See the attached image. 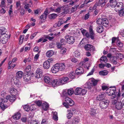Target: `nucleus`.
<instances>
[{
    "label": "nucleus",
    "mask_w": 124,
    "mask_h": 124,
    "mask_svg": "<svg viewBox=\"0 0 124 124\" xmlns=\"http://www.w3.org/2000/svg\"><path fill=\"white\" fill-rule=\"evenodd\" d=\"M53 118L54 120L56 121H57L58 120V117L57 112H53Z\"/></svg>",
    "instance_id": "2f4dec72"
},
{
    "label": "nucleus",
    "mask_w": 124,
    "mask_h": 124,
    "mask_svg": "<svg viewBox=\"0 0 124 124\" xmlns=\"http://www.w3.org/2000/svg\"><path fill=\"white\" fill-rule=\"evenodd\" d=\"M40 18L41 20L44 21L46 20L47 17H46V16L43 14L40 16Z\"/></svg>",
    "instance_id": "3c124183"
},
{
    "label": "nucleus",
    "mask_w": 124,
    "mask_h": 124,
    "mask_svg": "<svg viewBox=\"0 0 124 124\" xmlns=\"http://www.w3.org/2000/svg\"><path fill=\"white\" fill-rule=\"evenodd\" d=\"M96 31L97 32L99 33L102 32L103 31V27L101 25H100L97 27Z\"/></svg>",
    "instance_id": "cd10ccee"
},
{
    "label": "nucleus",
    "mask_w": 124,
    "mask_h": 124,
    "mask_svg": "<svg viewBox=\"0 0 124 124\" xmlns=\"http://www.w3.org/2000/svg\"><path fill=\"white\" fill-rule=\"evenodd\" d=\"M105 66V64L102 63L100 64L99 65V66L100 68H104Z\"/></svg>",
    "instance_id": "e2e57ef3"
},
{
    "label": "nucleus",
    "mask_w": 124,
    "mask_h": 124,
    "mask_svg": "<svg viewBox=\"0 0 124 124\" xmlns=\"http://www.w3.org/2000/svg\"><path fill=\"white\" fill-rule=\"evenodd\" d=\"M115 107L118 110H120L122 109L124 110V101L122 102H118L115 105Z\"/></svg>",
    "instance_id": "0eeeda50"
},
{
    "label": "nucleus",
    "mask_w": 124,
    "mask_h": 124,
    "mask_svg": "<svg viewBox=\"0 0 124 124\" xmlns=\"http://www.w3.org/2000/svg\"><path fill=\"white\" fill-rule=\"evenodd\" d=\"M84 61L81 62L79 64L80 66H83L85 63V62L88 61L89 60V59L87 58H85L84 60Z\"/></svg>",
    "instance_id": "79ce46f5"
},
{
    "label": "nucleus",
    "mask_w": 124,
    "mask_h": 124,
    "mask_svg": "<svg viewBox=\"0 0 124 124\" xmlns=\"http://www.w3.org/2000/svg\"><path fill=\"white\" fill-rule=\"evenodd\" d=\"M59 79H55L52 81L51 84H52L53 87H55L56 86H58L60 85Z\"/></svg>",
    "instance_id": "f8f14e48"
},
{
    "label": "nucleus",
    "mask_w": 124,
    "mask_h": 124,
    "mask_svg": "<svg viewBox=\"0 0 124 124\" xmlns=\"http://www.w3.org/2000/svg\"><path fill=\"white\" fill-rule=\"evenodd\" d=\"M102 89L103 90H106L107 91H108V87L107 86H102Z\"/></svg>",
    "instance_id": "338daca9"
},
{
    "label": "nucleus",
    "mask_w": 124,
    "mask_h": 124,
    "mask_svg": "<svg viewBox=\"0 0 124 124\" xmlns=\"http://www.w3.org/2000/svg\"><path fill=\"white\" fill-rule=\"evenodd\" d=\"M2 99L0 98V106L1 107L2 109L4 110L5 109L8 108V106L5 105L4 103H2Z\"/></svg>",
    "instance_id": "f3484780"
},
{
    "label": "nucleus",
    "mask_w": 124,
    "mask_h": 124,
    "mask_svg": "<svg viewBox=\"0 0 124 124\" xmlns=\"http://www.w3.org/2000/svg\"><path fill=\"white\" fill-rule=\"evenodd\" d=\"M65 38L66 39L67 43L69 44H73L75 41V38L73 36H70L69 35H67L65 36Z\"/></svg>",
    "instance_id": "20e7f679"
},
{
    "label": "nucleus",
    "mask_w": 124,
    "mask_h": 124,
    "mask_svg": "<svg viewBox=\"0 0 124 124\" xmlns=\"http://www.w3.org/2000/svg\"><path fill=\"white\" fill-rule=\"evenodd\" d=\"M24 37V35H20L19 38V44H22L23 40Z\"/></svg>",
    "instance_id": "4c0bfd02"
},
{
    "label": "nucleus",
    "mask_w": 124,
    "mask_h": 124,
    "mask_svg": "<svg viewBox=\"0 0 124 124\" xmlns=\"http://www.w3.org/2000/svg\"><path fill=\"white\" fill-rule=\"evenodd\" d=\"M62 8V7L58 8L56 9V12H57L58 13H60L61 12V11Z\"/></svg>",
    "instance_id": "052dcab7"
},
{
    "label": "nucleus",
    "mask_w": 124,
    "mask_h": 124,
    "mask_svg": "<svg viewBox=\"0 0 124 124\" xmlns=\"http://www.w3.org/2000/svg\"><path fill=\"white\" fill-rule=\"evenodd\" d=\"M31 6L29 4H26L24 7V8L25 9H28Z\"/></svg>",
    "instance_id": "0e129e2a"
},
{
    "label": "nucleus",
    "mask_w": 124,
    "mask_h": 124,
    "mask_svg": "<svg viewBox=\"0 0 124 124\" xmlns=\"http://www.w3.org/2000/svg\"><path fill=\"white\" fill-rule=\"evenodd\" d=\"M31 78V76L30 75H25L23 77L24 80L26 81H28L30 80Z\"/></svg>",
    "instance_id": "72a5a7b5"
},
{
    "label": "nucleus",
    "mask_w": 124,
    "mask_h": 124,
    "mask_svg": "<svg viewBox=\"0 0 124 124\" xmlns=\"http://www.w3.org/2000/svg\"><path fill=\"white\" fill-rule=\"evenodd\" d=\"M97 23L100 25L102 24L105 27H107L109 23L108 20L106 18H99L96 21Z\"/></svg>",
    "instance_id": "f03ea898"
},
{
    "label": "nucleus",
    "mask_w": 124,
    "mask_h": 124,
    "mask_svg": "<svg viewBox=\"0 0 124 124\" xmlns=\"http://www.w3.org/2000/svg\"><path fill=\"white\" fill-rule=\"evenodd\" d=\"M90 113L92 116H94L96 114V109L93 108L91 109L90 111Z\"/></svg>",
    "instance_id": "c85d7f7f"
},
{
    "label": "nucleus",
    "mask_w": 124,
    "mask_h": 124,
    "mask_svg": "<svg viewBox=\"0 0 124 124\" xmlns=\"http://www.w3.org/2000/svg\"><path fill=\"white\" fill-rule=\"evenodd\" d=\"M30 124H40L39 123L36 122L35 120H31L30 122Z\"/></svg>",
    "instance_id": "bf43d9fd"
},
{
    "label": "nucleus",
    "mask_w": 124,
    "mask_h": 124,
    "mask_svg": "<svg viewBox=\"0 0 124 124\" xmlns=\"http://www.w3.org/2000/svg\"><path fill=\"white\" fill-rule=\"evenodd\" d=\"M85 49L87 50L93 51L94 50V48L93 46L89 44H87L85 46Z\"/></svg>",
    "instance_id": "4468645a"
},
{
    "label": "nucleus",
    "mask_w": 124,
    "mask_h": 124,
    "mask_svg": "<svg viewBox=\"0 0 124 124\" xmlns=\"http://www.w3.org/2000/svg\"><path fill=\"white\" fill-rule=\"evenodd\" d=\"M68 95H71L74 93V91L72 89L67 90Z\"/></svg>",
    "instance_id": "a18cd8bd"
},
{
    "label": "nucleus",
    "mask_w": 124,
    "mask_h": 124,
    "mask_svg": "<svg viewBox=\"0 0 124 124\" xmlns=\"http://www.w3.org/2000/svg\"><path fill=\"white\" fill-rule=\"evenodd\" d=\"M9 89L10 92L11 94H15L17 92V90L14 88H11Z\"/></svg>",
    "instance_id": "c9c22d12"
},
{
    "label": "nucleus",
    "mask_w": 124,
    "mask_h": 124,
    "mask_svg": "<svg viewBox=\"0 0 124 124\" xmlns=\"http://www.w3.org/2000/svg\"><path fill=\"white\" fill-rule=\"evenodd\" d=\"M35 103L36 105L39 106H41L42 104V102L39 101H35Z\"/></svg>",
    "instance_id": "864d4df0"
},
{
    "label": "nucleus",
    "mask_w": 124,
    "mask_h": 124,
    "mask_svg": "<svg viewBox=\"0 0 124 124\" xmlns=\"http://www.w3.org/2000/svg\"><path fill=\"white\" fill-rule=\"evenodd\" d=\"M9 38V37L7 34L1 35L0 37V41L2 44H5Z\"/></svg>",
    "instance_id": "39448f33"
},
{
    "label": "nucleus",
    "mask_w": 124,
    "mask_h": 124,
    "mask_svg": "<svg viewBox=\"0 0 124 124\" xmlns=\"http://www.w3.org/2000/svg\"><path fill=\"white\" fill-rule=\"evenodd\" d=\"M46 54L47 57H51L54 54V52L52 50L48 51L47 52Z\"/></svg>",
    "instance_id": "7c9ffc66"
},
{
    "label": "nucleus",
    "mask_w": 124,
    "mask_h": 124,
    "mask_svg": "<svg viewBox=\"0 0 124 124\" xmlns=\"http://www.w3.org/2000/svg\"><path fill=\"white\" fill-rule=\"evenodd\" d=\"M16 5L17 8H18L20 5V1H18L16 2Z\"/></svg>",
    "instance_id": "774afa93"
},
{
    "label": "nucleus",
    "mask_w": 124,
    "mask_h": 124,
    "mask_svg": "<svg viewBox=\"0 0 124 124\" xmlns=\"http://www.w3.org/2000/svg\"><path fill=\"white\" fill-rule=\"evenodd\" d=\"M81 88L79 87L77 88L75 91L74 93L76 95L81 94Z\"/></svg>",
    "instance_id": "5701e85b"
},
{
    "label": "nucleus",
    "mask_w": 124,
    "mask_h": 124,
    "mask_svg": "<svg viewBox=\"0 0 124 124\" xmlns=\"http://www.w3.org/2000/svg\"><path fill=\"white\" fill-rule=\"evenodd\" d=\"M23 108L25 110L27 111H28L30 110H34L33 109H31V107H30V106L27 105H26L24 106L23 107Z\"/></svg>",
    "instance_id": "f704fd0d"
},
{
    "label": "nucleus",
    "mask_w": 124,
    "mask_h": 124,
    "mask_svg": "<svg viewBox=\"0 0 124 124\" xmlns=\"http://www.w3.org/2000/svg\"><path fill=\"white\" fill-rule=\"evenodd\" d=\"M21 114L19 112H17L13 116V118L15 120H17L20 118L21 117Z\"/></svg>",
    "instance_id": "bb28decb"
},
{
    "label": "nucleus",
    "mask_w": 124,
    "mask_h": 124,
    "mask_svg": "<svg viewBox=\"0 0 124 124\" xmlns=\"http://www.w3.org/2000/svg\"><path fill=\"white\" fill-rule=\"evenodd\" d=\"M6 30L5 28L2 27L0 28V34H1V35L6 34Z\"/></svg>",
    "instance_id": "a878e982"
},
{
    "label": "nucleus",
    "mask_w": 124,
    "mask_h": 124,
    "mask_svg": "<svg viewBox=\"0 0 124 124\" xmlns=\"http://www.w3.org/2000/svg\"><path fill=\"white\" fill-rule=\"evenodd\" d=\"M57 15L55 14H53L49 16V17L50 19H54L57 16Z\"/></svg>",
    "instance_id": "ea45409f"
},
{
    "label": "nucleus",
    "mask_w": 124,
    "mask_h": 124,
    "mask_svg": "<svg viewBox=\"0 0 124 124\" xmlns=\"http://www.w3.org/2000/svg\"><path fill=\"white\" fill-rule=\"evenodd\" d=\"M66 49L64 48H63L61 49L60 51V53L63 54H65L66 51Z\"/></svg>",
    "instance_id": "49530a36"
},
{
    "label": "nucleus",
    "mask_w": 124,
    "mask_h": 124,
    "mask_svg": "<svg viewBox=\"0 0 124 124\" xmlns=\"http://www.w3.org/2000/svg\"><path fill=\"white\" fill-rule=\"evenodd\" d=\"M89 34L87 32L85 33V36L87 38H90L92 39H94V34L93 32V27L92 26H90L89 28Z\"/></svg>",
    "instance_id": "7ed1b4c3"
},
{
    "label": "nucleus",
    "mask_w": 124,
    "mask_h": 124,
    "mask_svg": "<svg viewBox=\"0 0 124 124\" xmlns=\"http://www.w3.org/2000/svg\"><path fill=\"white\" fill-rule=\"evenodd\" d=\"M43 66L45 69H47L50 67V64L48 62L46 61L44 63Z\"/></svg>",
    "instance_id": "393cba45"
},
{
    "label": "nucleus",
    "mask_w": 124,
    "mask_h": 124,
    "mask_svg": "<svg viewBox=\"0 0 124 124\" xmlns=\"http://www.w3.org/2000/svg\"><path fill=\"white\" fill-rule=\"evenodd\" d=\"M119 15L120 16H124V8H122L119 12Z\"/></svg>",
    "instance_id": "37998d69"
},
{
    "label": "nucleus",
    "mask_w": 124,
    "mask_h": 124,
    "mask_svg": "<svg viewBox=\"0 0 124 124\" xmlns=\"http://www.w3.org/2000/svg\"><path fill=\"white\" fill-rule=\"evenodd\" d=\"M107 1V0H99L98 2L95 4V6H101V7H104Z\"/></svg>",
    "instance_id": "1a4fd4ad"
},
{
    "label": "nucleus",
    "mask_w": 124,
    "mask_h": 124,
    "mask_svg": "<svg viewBox=\"0 0 124 124\" xmlns=\"http://www.w3.org/2000/svg\"><path fill=\"white\" fill-rule=\"evenodd\" d=\"M74 74V73H72L69 74V77L73 79L74 78L75 76Z\"/></svg>",
    "instance_id": "4d7b16f0"
},
{
    "label": "nucleus",
    "mask_w": 124,
    "mask_h": 124,
    "mask_svg": "<svg viewBox=\"0 0 124 124\" xmlns=\"http://www.w3.org/2000/svg\"><path fill=\"white\" fill-rule=\"evenodd\" d=\"M23 75V73L22 71H18L16 74L17 79L18 80L21 79Z\"/></svg>",
    "instance_id": "6ab92c4d"
},
{
    "label": "nucleus",
    "mask_w": 124,
    "mask_h": 124,
    "mask_svg": "<svg viewBox=\"0 0 124 124\" xmlns=\"http://www.w3.org/2000/svg\"><path fill=\"white\" fill-rule=\"evenodd\" d=\"M59 70L62 71L63 70L65 69V65L64 63L58 64Z\"/></svg>",
    "instance_id": "4be33fe9"
},
{
    "label": "nucleus",
    "mask_w": 124,
    "mask_h": 124,
    "mask_svg": "<svg viewBox=\"0 0 124 124\" xmlns=\"http://www.w3.org/2000/svg\"><path fill=\"white\" fill-rule=\"evenodd\" d=\"M59 70L58 63L56 64L53 66L51 69L52 72L54 73H56L59 71Z\"/></svg>",
    "instance_id": "9d476101"
},
{
    "label": "nucleus",
    "mask_w": 124,
    "mask_h": 124,
    "mask_svg": "<svg viewBox=\"0 0 124 124\" xmlns=\"http://www.w3.org/2000/svg\"><path fill=\"white\" fill-rule=\"evenodd\" d=\"M42 107L43 109L46 111L49 108V105L47 103L45 102L43 103Z\"/></svg>",
    "instance_id": "c756f323"
},
{
    "label": "nucleus",
    "mask_w": 124,
    "mask_h": 124,
    "mask_svg": "<svg viewBox=\"0 0 124 124\" xmlns=\"http://www.w3.org/2000/svg\"><path fill=\"white\" fill-rule=\"evenodd\" d=\"M108 73V72L105 70L100 71L99 72V74L101 76L106 75Z\"/></svg>",
    "instance_id": "58836bf2"
},
{
    "label": "nucleus",
    "mask_w": 124,
    "mask_h": 124,
    "mask_svg": "<svg viewBox=\"0 0 124 124\" xmlns=\"http://www.w3.org/2000/svg\"><path fill=\"white\" fill-rule=\"evenodd\" d=\"M116 89H108L107 92L109 95H113L114 94L116 93Z\"/></svg>",
    "instance_id": "412c9836"
},
{
    "label": "nucleus",
    "mask_w": 124,
    "mask_h": 124,
    "mask_svg": "<svg viewBox=\"0 0 124 124\" xmlns=\"http://www.w3.org/2000/svg\"><path fill=\"white\" fill-rule=\"evenodd\" d=\"M42 70L40 69H38L36 70L35 74V76L37 78L41 77L43 75Z\"/></svg>",
    "instance_id": "6e6552de"
},
{
    "label": "nucleus",
    "mask_w": 124,
    "mask_h": 124,
    "mask_svg": "<svg viewBox=\"0 0 124 124\" xmlns=\"http://www.w3.org/2000/svg\"><path fill=\"white\" fill-rule=\"evenodd\" d=\"M47 61L48 62L50 63H52L54 61V60L52 58H49L48 59Z\"/></svg>",
    "instance_id": "680f3d73"
},
{
    "label": "nucleus",
    "mask_w": 124,
    "mask_h": 124,
    "mask_svg": "<svg viewBox=\"0 0 124 124\" xmlns=\"http://www.w3.org/2000/svg\"><path fill=\"white\" fill-rule=\"evenodd\" d=\"M21 120L22 122L24 123H25L26 122L27 119L26 117H23L21 118Z\"/></svg>",
    "instance_id": "69168bd1"
},
{
    "label": "nucleus",
    "mask_w": 124,
    "mask_h": 124,
    "mask_svg": "<svg viewBox=\"0 0 124 124\" xmlns=\"http://www.w3.org/2000/svg\"><path fill=\"white\" fill-rule=\"evenodd\" d=\"M100 60L102 62H104L106 63L107 62V59L105 56H103L101 58Z\"/></svg>",
    "instance_id": "e433bc0d"
},
{
    "label": "nucleus",
    "mask_w": 124,
    "mask_h": 124,
    "mask_svg": "<svg viewBox=\"0 0 124 124\" xmlns=\"http://www.w3.org/2000/svg\"><path fill=\"white\" fill-rule=\"evenodd\" d=\"M109 103V101L107 100L105 101H102L100 103V107L102 109H105L107 108Z\"/></svg>",
    "instance_id": "423d86ee"
},
{
    "label": "nucleus",
    "mask_w": 124,
    "mask_h": 124,
    "mask_svg": "<svg viewBox=\"0 0 124 124\" xmlns=\"http://www.w3.org/2000/svg\"><path fill=\"white\" fill-rule=\"evenodd\" d=\"M110 5L112 8H115L117 2L115 0H110L109 1Z\"/></svg>",
    "instance_id": "a211bd4d"
},
{
    "label": "nucleus",
    "mask_w": 124,
    "mask_h": 124,
    "mask_svg": "<svg viewBox=\"0 0 124 124\" xmlns=\"http://www.w3.org/2000/svg\"><path fill=\"white\" fill-rule=\"evenodd\" d=\"M94 71V69L93 68L91 72H90L87 75V76H89L93 74V73Z\"/></svg>",
    "instance_id": "6e6d98bb"
},
{
    "label": "nucleus",
    "mask_w": 124,
    "mask_h": 124,
    "mask_svg": "<svg viewBox=\"0 0 124 124\" xmlns=\"http://www.w3.org/2000/svg\"><path fill=\"white\" fill-rule=\"evenodd\" d=\"M68 113L67 115V117L68 119H70L71 117L73 115V113L71 112V111H70L69 109L67 110Z\"/></svg>",
    "instance_id": "473e14b6"
},
{
    "label": "nucleus",
    "mask_w": 124,
    "mask_h": 124,
    "mask_svg": "<svg viewBox=\"0 0 124 124\" xmlns=\"http://www.w3.org/2000/svg\"><path fill=\"white\" fill-rule=\"evenodd\" d=\"M67 103L68 104H70V105H72L74 104V101L72 100L71 99H70V100H69L68 101Z\"/></svg>",
    "instance_id": "13d9d810"
},
{
    "label": "nucleus",
    "mask_w": 124,
    "mask_h": 124,
    "mask_svg": "<svg viewBox=\"0 0 124 124\" xmlns=\"http://www.w3.org/2000/svg\"><path fill=\"white\" fill-rule=\"evenodd\" d=\"M64 21L62 20H60L58 21L57 23H55L54 24V27L55 28L57 26L59 27L61 25L64 23Z\"/></svg>",
    "instance_id": "b1692460"
},
{
    "label": "nucleus",
    "mask_w": 124,
    "mask_h": 124,
    "mask_svg": "<svg viewBox=\"0 0 124 124\" xmlns=\"http://www.w3.org/2000/svg\"><path fill=\"white\" fill-rule=\"evenodd\" d=\"M116 44L119 47H121L123 46V43L119 41L117 42Z\"/></svg>",
    "instance_id": "8fccbe9b"
},
{
    "label": "nucleus",
    "mask_w": 124,
    "mask_h": 124,
    "mask_svg": "<svg viewBox=\"0 0 124 124\" xmlns=\"http://www.w3.org/2000/svg\"><path fill=\"white\" fill-rule=\"evenodd\" d=\"M74 55L75 57H78L80 56V53L78 51H76L74 53Z\"/></svg>",
    "instance_id": "c03bdc74"
},
{
    "label": "nucleus",
    "mask_w": 124,
    "mask_h": 124,
    "mask_svg": "<svg viewBox=\"0 0 124 124\" xmlns=\"http://www.w3.org/2000/svg\"><path fill=\"white\" fill-rule=\"evenodd\" d=\"M67 90L65 89L63 90L62 93V96H66L68 95Z\"/></svg>",
    "instance_id": "a19ab883"
},
{
    "label": "nucleus",
    "mask_w": 124,
    "mask_h": 124,
    "mask_svg": "<svg viewBox=\"0 0 124 124\" xmlns=\"http://www.w3.org/2000/svg\"><path fill=\"white\" fill-rule=\"evenodd\" d=\"M84 72L83 69L82 67H79L75 71L76 73L78 75L83 74Z\"/></svg>",
    "instance_id": "ddd939ff"
},
{
    "label": "nucleus",
    "mask_w": 124,
    "mask_h": 124,
    "mask_svg": "<svg viewBox=\"0 0 124 124\" xmlns=\"http://www.w3.org/2000/svg\"><path fill=\"white\" fill-rule=\"evenodd\" d=\"M7 98L8 100L11 102H13L16 99V97L14 95H12L11 96H7Z\"/></svg>",
    "instance_id": "aec40b11"
},
{
    "label": "nucleus",
    "mask_w": 124,
    "mask_h": 124,
    "mask_svg": "<svg viewBox=\"0 0 124 124\" xmlns=\"http://www.w3.org/2000/svg\"><path fill=\"white\" fill-rule=\"evenodd\" d=\"M80 120L78 118H76L73 121V123L74 124H77L79 122Z\"/></svg>",
    "instance_id": "09e8293b"
},
{
    "label": "nucleus",
    "mask_w": 124,
    "mask_h": 124,
    "mask_svg": "<svg viewBox=\"0 0 124 124\" xmlns=\"http://www.w3.org/2000/svg\"><path fill=\"white\" fill-rule=\"evenodd\" d=\"M105 97V93H101L97 96V99L98 100H101L104 99Z\"/></svg>",
    "instance_id": "2eb2a0df"
},
{
    "label": "nucleus",
    "mask_w": 124,
    "mask_h": 124,
    "mask_svg": "<svg viewBox=\"0 0 124 124\" xmlns=\"http://www.w3.org/2000/svg\"><path fill=\"white\" fill-rule=\"evenodd\" d=\"M118 100V99L116 98V99L112 100V103L113 104H116V103H117V102Z\"/></svg>",
    "instance_id": "5fc2aeb1"
},
{
    "label": "nucleus",
    "mask_w": 124,
    "mask_h": 124,
    "mask_svg": "<svg viewBox=\"0 0 124 124\" xmlns=\"http://www.w3.org/2000/svg\"><path fill=\"white\" fill-rule=\"evenodd\" d=\"M98 81V80L95 79L93 78L89 79L87 83V88L89 89H91L93 86H96Z\"/></svg>",
    "instance_id": "f257e3e1"
},
{
    "label": "nucleus",
    "mask_w": 124,
    "mask_h": 124,
    "mask_svg": "<svg viewBox=\"0 0 124 124\" xmlns=\"http://www.w3.org/2000/svg\"><path fill=\"white\" fill-rule=\"evenodd\" d=\"M44 82L47 83L51 84L52 82V80L48 76H45L44 78Z\"/></svg>",
    "instance_id": "dca6fc26"
},
{
    "label": "nucleus",
    "mask_w": 124,
    "mask_h": 124,
    "mask_svg": "<svg viewBox=\"0 0 124 124\" xmlns=\"http://www.w3.org/2000/svg\"><path fill=\"white\" fill-rule=\"evenodd\" d=\"M87 91L86 89H82V90L81 91V94H82V95H85Z\"/></svg>",
    "instance_id": "603ef678"
},
{
    "label": "nucleus",
    "mask_w": 124,
    "mask_h": 124,
    "mask_svg": "<svg viewBox=\"0 0 124 124\" xmlns=\"http://www.w3.org/2000/svg\"><path fill=\"white\" fill-rule=\"evenodd\" d=\"M69 78L67 77H65L61 79H59L60 85H62L69 82Z\"/></svg>",
    "instance_id": "9b49d317"
},
{
    "label": "nucleus",
    "mask_w": 124,
    "mask_h": 124,
    "mask_svg": "<svg viewBox=\"0 0 124 124\" xmlns=\"http://www.w3.org/2000/svg\"><path fill=\"white\" fill-rule=\"evenodd\" d=\"M31 69V66L30 65L28 66L25 69V71L27 72H29L30 71Z\"/></svg>",
    "instance_id": "de8ad7c7"
}]
</instances>
